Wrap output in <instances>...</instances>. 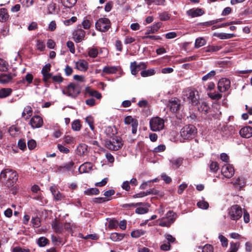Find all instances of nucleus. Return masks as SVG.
Masks as SVG:
<instances>
[{
  "label": "nucleus",
  "mask_w": 252,
  "mask_h": 252,
  "mask_svg": "<svg viewBox=\"0 0 252 252\" xmlns=\"http://www.w3.org/2000/svg\"><path fill=\"white\" fill-rule=\"evenodd\" d=\"M30 124L33 128H36L41 127L43 124V122L41 117L35 115L31 118Z\"/></svg>",
  "instance_id": "nucleus-13"
},
{
  "label": "nucleus",
  "mask_w": 252,
  "mask_h": 252,
  "mask_svg": "<svg viewBox=\"0 0 252 252\" xmlns=\"http://www.w3.org/2000/svg\"><path fill=\"white\" fill-rule=\"evenodd\" d=\"M82 25L84 29L88 30L91 28V22L90 20L85 19L82 21Z\"/></svg>",
  "instance_id": "nucleus-58"
},
{
  "label": "nucleus",
  "mask_w": 252,
  "mask_h": 252,
  "mask_svg": "<svg viewBox=\"0 0 252 252\" xmlns=\"http://www.w3.org/2000/svg\"><path fill=\"white\" fill-rule=\"evenodd\" d=\"M121 67L119 66H105L102 69V73L105 74H115Z\"/></svg>",
  "instance_id": "nucleus-16"
},
{
  "label": "nucleus",
  "mask_w": 252,
  "mask_h": 252,
  "mask_svg": "<svg viewBox=\"0 0 252 252\" xmlns=\"http://www.w3.org/2000/svg\"><path fill=\"white\" fill-rule=\"evenodd\" d=\"M76 68L82 71H85L88 68V63L84 60H81L76 63Z\"/></svg>",
  "instance_id": "nucleus-23"
},
{
  "label": "nucleus",
  "mask_w": 252,
  "mask_h": 252,
  "mask_svg": "<svg viewBox=\"0 0 252 252\" xmlns=\"http://www.w3.org/2000/svg\"><path fill=\"white\" fill-rule=\"evenodd\" d=\"M8 66L9 65L7 62L3 59L0 58V71H6L8 69Z\"/></svg>",
  "instance_id": "nucleus-40"
},
{
  "label": "nucleus",
  "mask_w": 252,
  "mask_h": 252,
  "mask_svg": "<svg viewBox=\"0 0 252 252\" xmlns=\"http://www.w3.org/2000/svg\"><path fill=\"white\" fill-rule=\"evenodd\" d=\"M197 205L202 209H207L209 207V203L204 200L199 201L197 202Z\"/></svg>",
  "instance_id": "nucleus-51"
},
{
  "label": "nucleus",
  "mask_w": 252,
  "mask_h": 252,
  "mask_svg": "<svg viewBox=\"0 0 252 252\" xmlns=\"http://www.w3.org/2000/svg\"><path fill=\"white\" fill-rule=\"evenodd\" d=\"M85 32L81 28H77L73 32V37L76 43L81 42L85 36Z\"/></svg>",
  "instance_id": "nucleus-12"
},
{
  "label": "nucleus",
  "mask_w": 252,
  "mask_h": 252,
  "mask_svg": "<svg viewBox=\"0 0 252 252\" xmlns=\"http://www.w3.org/2000/svg\"><path fill=\"white\" fill-rule=\"evenodd\" d=\"M86 92L90 95L96 97L97 99H100L101 97V94L98 91L91 89L89 87L86 88Z\"/></svg>",
  "instance_id": "nucleus-25"
},
{
  "label": "nucleus",
  "mask_w": 252,
  "mask_h": 252,
  "mask_svg": "<svg viewBox=\"0 0 252 252\" xmlns=\"http://www.w3.org/2000/svg\"><path fill=\"white\" fill-rule=\"evenodd\" d=\"M144 234L142 230H135L131 232V236L133 238H138Z\"/></svg>",
  "instance_id": "nucleus-43"
},
{
  "label": "nucleus",
  "mask_w": 252,
  "mask_h": 252,
  "mask_svg": "<svg viewBox=\"0 0 252 252\" xmlns=\"http://www.w3.org/2000/svg\"><path fill=\"white\" fill-rule=\"evenodd\" d=\"M202 249V252H213L214 248L212 245L206 244L203 247H199Z\"/></svg>",
  "instance_id": "nucleus-49"
},
{
  "label": "nucleus",
  "mask_w": 252,
  "mask_h": 252,
  "mask_svg": "<svg viewBox=\"0 0 252 252\" xmlns=\"http://www.w3.org/2000/svg\"><path fill=\"white\" fill-rule=\"evenodd\" d=\"M222 48L221 46H209L204 48L206 52H215L219 51Z\"/></svg>",
  "instance_id": "nucleus-37"
},
{
  "label": "nucleus",
  "mask_w": 252,
  "mask_h": 252,
  "mask_svg": "<svg viewBox=\"0 0 252 252\" xmlns=\"http://www.w3.org/2000/svg\"><path fill=\"white\" fill-rule=\"evenodd\" d=\"M209 166L210 170L214 172H216L219 169V164L215 161H212Z\"/></svg>",
  "instance_id": "nucleus-48"
},
{
  "label": "nucleus",
  "mask_w": 252,
  "mask_h": 252,
  "mask_svg": "<svg viewBox=\"0 0 252 252\" xmlns=\"http://www.w3.org/2000/svg\"><path fill=\"white\" fill-rule=\"evenodd\" d=\"M36 47L38 50L42 51L44 50L45 48V45L42 41L38 40L37 41Z\"/></svg>",
  "instance_id": "nucleus-62"
},
{
  "label": "nucleus",
  "mask_w": 252,
  "mask_h": 252,
  "mask_svg": "<svg viewBox=\"0 0 252 252\" xmlns=\"http://www.w3.org/2000/svg\"><path fill=\"white\" fill-rule=\"evenodd\" d=\"M8 131L11 136L12 137H16L20 133V128L15 126H12L9 127Z\"/></svg>",
  "instance_id": "nucleus-27"
},
{
  "label": "nucleus",
  "mask_w": 252,
  "mask_h": 252,
  "mask_svg": "<svg viewBox=\"0 0 252 252\" xmlns=\"http://www.w3.org/2000/svg\"><path fill=\"white\" fill-rule=\"evenodd\" d=\"M43 81L44 82V83L46 84V85H49V84L50 83L49 80L50 79H52V74L51 73H47L45 74H43Z\"/></svg>",
  "instance_id": "nucleus-47"
},
{
  "label": "nucleus",
  "mask_w": 252,
  "mask_h": 252,
  "mask_svg": "<svg viewBox=\"0 0 252 252\" xmlns=\"http://www.w3.org/2000/svg\"><path fill=\"white\" fill-rule=\"evenodd\" d=\"M33 227L37 228L40 226V220L38 217H33L31 220Z\"/></svg>",
  "instance_id": "nucleus-46"
},
{
  "label": "nucleus",
  "mask_w": 252,
  "mask_h": 252,
  "mask_svg": "<svg viewBox=\"0 0 252 252\" xmlns=\"http://www.w3.org/2000/svg\"><path fill=\"white\" fill-rule=\"evenodd\" d=\"M198 109L199 111L207 114L209 112L210 107L206 102H202Z\"/></svg>",
  "instance_id": "nucleus-32"
},
{
  "label": "nucleus",
  "mask_w": 252,
  "mask_h": 252,
  "mask_svg": "<svg viewBox=\"0 0 252 252\" xmlns=\"http://www.w3.org/2000/svg\"><path fill=\"white\" fill-rule=\"evenodd\" d=\"M64 142L68 144H74L75 143V139L72 136L67 135L64 137Z\"/></svg>",
  "instance_id": "nucleus-50"
},
{
  "label": "nucleus",
  "mask_w": 252,
  "mask_h": 252,
  "mask_svg": "<svg viewBox=\"0 0 252 252\" xmlns=\"http://www.w3.org/2000/svg\"><path fill=\"white\" fill-rule=\"evenodd\" d=\"M214 36L218 37L220 39H230L235 36L233 33H226L224 32L216 33L213 34Z\"/></svg>",
  "instance_id": "nucleus-22"
},
{
  "label": "nucleus",
  "mask_w": 252,
  "mask_h": 252,
  "mask_svg": "<svg viewBox=\"0 0 252 252\" xmlns=\"http://www.w3.org/2000/svg\"><path fill=\"white\" fill-rule=\"evenodd\" d=\"M99 51L98 49L96 47H93L89 48L88 49V54L90 57L95 58H96L98 54Z\"/></svg>",
  "instance_id": "nucleus-29"
},
{
  "label": "nucleus",
  "mask_w": 252,
  "mask_h": 252,
  "mask_svg": "<svg viewBox=\"0 0 252 252\" xmlns=\"http://www.w3.org/2000/svg\"><path fill=\"white\" fill-rule=\"evenodd\" d=\"M99 192L98 189L97 188H91L89 189L84 191V194L91 195H96Z\"/></svg>",
  "instance_id": "nucleus-41"
},
{
  "label": "nucleus",
  "mask_w": 252,
  "mask_h": 252,
  "mask_svg": "<svg viewBox=\"0 0 252 252\" xmlns=\"http://www.w3.org/2000/svg\"><path fill=\"white\" fill-rule=\"evenodd\" d=\"M156 73V71L153 69H148L144 70L141 72V75L143 77L150 76L154 75Z\"/></svg>",
  "instance_id": "nucleus-39"
},
{
  "label": "nucleus",
  "mask_w": 252,
  "mask_h": 252,
  "mask_svg": "<svg viewBox=\"0 0 252 252\" xmlns=\"http://www.w3.org/2000/svg\"><path fill=\"white\" fill-rule=\"evenodd\" d=\"M66 46L71 53L74 54L75 52L74 44L72 41H68L66 43Z\"/></svg>",
  "instance_id": "nucleus-59"
},
{
  "label": "nucleus",
  "mask_w": 252,
  "mask_h": 252,
  "mask_svg": "<svg viewBox=\"0 0 252 252\" xmlns=\"http://www.w3.org/2000/svg\"><path fill=\"white\" fill-rule=\"evenodd\" d=\"M209 97L213 99L218 100L222 97V95L219 93H211L208 94Z\"/></svg>",
  "instance_id": "nucleus-53"
},
{
  "label": "nucleus",
  "mask_w": 252,
  "mask_h": 252,
  "mask_svg": "<svg viewBox=\"0 0 252 252\" xmlns=\"http://www.w3.org/2000/svg\"><path fill=\"white\" fill-rule=\"evenodd\" d=\"M87 150V146L85 144L80 145L77 148L78 154L80 156L85 155Z\"/></svg>",
  "instance_id": "nucleus-42"
},
{
  "label": "nucleus",
  "mask_w": 252,
  "mask_h": 252,
  "mask_svg": "<svg viewBox=\"0 0 252 252\" xmlns=\"http://www.w3.org/2000/svg\"><path fill=\"white\" fill-rule=\"evenodd\" d=\"M177 215L172 211H169L166 214V220L163 218L160 221L159 225L162 227H169L173 223L176 218Z\"/></svg>",
  "instance_id": "nucleus-9"
},
{
  "label": "nucleus",
  "mask_w": 252,
  "mask_h": 252,
  "mask_svg": "<svg viewBox=\"0 0 252 252\" xmlns=\"http://www.w3.org/2000/svg\"><path fill=\"white\" fill-rule=\"evenodd\" d=\"M123 145L122 138L114 136L106 141V147L111 150L117 151L122 148Z\"/></svg>",
  "instance_id": "nucleus-4"
},
{
  "label": "nucleus",
  "mask_w": 252,
  "mask_h": 252,
  "mask_svg": "<svg viewBox=\"0 0 252 252\" xmlns=\"http://www.w3.org/2000/svg\"><path fill=\"white\" fill-rule=\"evenodd\" d=\"M222 174L226 178H229L234 174L233 167L229 164H225L222 166L221 170Z\"/></svg>",
  "instance_id": "nucleus-11"
},
{
  "label": "nucleus",
  "mask_w": 252,
  "mask_h": 252,
  "mask_svg": "<svg viewBox=\"0 0 252 252\" xmlns=\"http://www.w3.org/2000/svg\"><path fill=\"white\" fill-rule=\"evenodd\" d=\"M48 11L50 14H56L58 13V9L56 7V4L51 3L48 5Z\"/></svg>",
  "instance_id": "nucleus-33"
},
{
  "label": "nucleus",
  "mask_w": 252,
  "mask_h": 252,
  "mask_svg": "<svg viewBox=\"0 0 252 252\" xmlns=\"http://www.w3.org/2000/svg\"><path fill=\"white\" fill-rule=\"evenodd\" d=\"M161 24L160 23H157L153 25L151 29L148 30L145 33L146 35H148L150 33H154L157 32L160 27Z\"/></svg>",
  "instance_id": "nucleus-31"
},
{
  "label": "nucleus",
  "mask_w": 252,
  "mask_h": 252,
  "mask_svg": "<svg viewBox=\"0 0 252 252\" xmlns=\"http://www.w3.org/2000/svg\"><path fill=\"white\" fill-rule=\"evenodd\" d=\"M81 124L80 121L76 120L72 123V128L75 131H79L81 128Z\"/></svg>",
  "instance_id": "nucleus-45"
},
{
  "label": "nucleus",
  "mask_w": 252,
  "mask_h": 252,
  "mask_svg": "<svg viewBox=\"0 0 252 252\" xmlns=\"http://www.w3.org/2000/svg\"><path fill=\"white\" fill-rule=\"evenodd\" d=\"M12 252H30V250L29 249L22 248L20 247H16L13 249Z\"/></svg>",
  "instance_id": "nucleus-64"
},
{
  "label": "nucleus",
  "mask_w": 252,
  "mask_h": 252,
  "mask_svg": "<svg viewBox=\"0 0 252 252\" xmlns=\"http://www.w3.org/2000/svg\"><path fill=\"white\" fill-rule=\"evenodd\" d=\"M239 247L240 243L239 242H230L229 249L227 251V252H237Z\"/></svg>",
  "instance_id": "nucleus-35"
},
{
  "label": "nucleus",
  "mask_w": 252,
  "mask_h": 252,
  "mask_svg": "<svg viewBox=\"0 0 252 252\" xmlns=\"http://www.w3.org/2000/svg\"><path fill=\"white\" fill-rule=\"evenodd\" d=\"M12 90L10 88H3L0 90V98L6 97L12 93Z\"/></svg>",
  "instance_id": "nucleus-30"
},
{
  "label": "nucleus",
  "mask_w": 252,
  "mask_h": 252,
  "mask_svg": "<svg viewBox=\"0 0 252 252\" xmlns=\"http://www.w3.org/2000/svg\"><path fill=\"white\" fill-rule=\"evenodd\" d=\"M24 110L27 115L26 117V120H27L32 116V109L30 106L28 105L24 107Z\"/></svg>",
  "instance_id": "nucleus-54"
},
{
  "label": "nucleus",
  "mask_w": 252,
  "mask_h": 252,
  "mask_svg": "<svg viewBox=\"0 0 252 252\" xmlns=\"http://www.w3.org/2000/svg\"><path fill=\"white\" fill-rule=\"evenodd\" d=\"M197 133L196 127L192 125H189L184 126L180 131L181 136L184 139H192Z\"/></svg>",
  "instance_id": "nucleus-3"
},
{
  "label": "nucleus",
  "mask_w": 252,
  "mask_h": 252,
  "mask_svg": "<svg viewBox=\"0 0 252 252\" xmlns=\"http://www.w3.org/2000/svg\"><path fill=\"white\" fill-rule=\"evenodd\" d=\"M50 190L56 201H60L64 198L63 195L61 193L55 186H52Z\"/></svg>",
  "instance_id": "nucleus-17"
},
{
  "label": "nucleus",
  "mask_w": 252,
  "mask_h": 252,
  "mask_svg": "<svg viewBox=\"0 0 252 252\" xmlns=\"http://www.w3.org/2000/svg\"><path fill=\"white\" fill-rule=\"evenodd\" d=\"M206 43V40L203 37H198L196 39L194 46L196 48H199L205 45Z\"/></svg>",
  "instance_id": "nucleus-34"
},
{
  "label": "nucleus",
  "mask_w": 252,
  "mask_h": 252,
  "mask_svg": "<svg viewBox=\"0 0 252 252\" xmlns=\"http://www.w3.org/2000/svg\"><path fill=\"white\" fill-rule=\"evenodd\" d=\"M81 90V87L79 84L70 83L62 92L64 94L75 98L80 93Z\"/></svg>",
  "instance_id": "nucleus-2"
},
{
  "label": "nucleus",
  "mask_w": 252,
  "mask_h": 252,
  "mask_svg": "<svg viewBox=\"0 0 252 252\" xmlns=\"http://www.w3.org/2000/svg\"><path fill=\"white\" fill-rule=\"evenodd\" d=\"M242 214V209L238 205H233L228 210V216L232 220H238L241 218Z\"/></svg>",
  "instance_id": "nucleus-5"
},
{
  "label": "nucleus",
  "mask_w": 252,
  "mask_h": 252,
  "mask_svg": "<svg viewBox=\"0 0 252 252\" xmlns=\"http://www.w3.org/2000/svg\"><path fill=\"white\" fill-rule=\"evenodd\" d=\"M124 237V234L118 233H112L110 236V239L114 242L121 241Z\"/></svg>",
  "instance_id": "nucleus-28"
},
{
  "label": "nucleus",
  "mask_w": 252,
  "mask_h": 252,
  "mask_svg": "<svg viewBox=\"0 0 252 252\" xmlns=\"http://www.w3.org/2000/svg\"><path fill=\"white\" fill-rule=\"evenodd\" d=\"M188 15L192 18L202 15L204 14L203 10L201 8H192L187 11Z\"/></svg>",
  "instance_id": "nucleus-19"
},
{
  "label": "nucleus",
  "mask_w": 252,
  "mask_h": 252,
  "mask_svg": "<svg viewBox=\"0 0 252 252\" xmlns=\"http://www.w3.org/2000/svg\"><path fill=\"white\" fill-rule=\"evenodd\" d=\"M15 76V73L2 74L0 75V82L2 84L8 83Z\"/></svg>",
  "instance_id": "nucleus-18"
},
{
  "label": "nucleus",
  "mask_w": 252,
  "mask_h": 252,
  "mask_svg": "<svg viewBox=\"0 0 252 252\" xmlns=\"http://www.w3.org/2000/svg\"><path fill=\"white\" fill-rule=\"evenodd\" d=\"M17 172L11 168L2 170L0 173V181L8 188H12L18 179Z\"/></svg>",
  "instance_id": "nucleus-1"
},
{
  "label": "nucleus",
  "mask_w": 252,
  "mask_h": 252,
  "mask_svg": "<svg viewBox=\"0 0 252 252\" xmlns=\"http://www.w3.org/2000/svg\"><path fill=\"white\" fill-rule=\"evenodd\" d=\"M168 105L170 107L171 111L173 112H176L180 107L179 101L177 98H174V100H170Z\"/></svg>",
  "instance_id": "nucleus-20"
},
{
  "label": "nucleus",
  "mask_w": 252,
  "mask_h": 252,
  "mask_svg": "<svg viewBox=\"0 0 252 252\" xmlns=\"http://www.w3.org/2000/svg\"><path fill=\"white\" fill-rule=\"evenodd\" d=\"M118 225V222L116 220H111L108 224V227L109 229H115L117 227V226Z\"/></svg>",
  "instance_id": "nucleus-57"
},
{
  "label": "nucleus",
  "mask_w": 252,
  "mask_h": 252,
  "mask_svg": "<svg viewBox=\"0 0 252 252\" xmlns=\"http://www.w3.org/2000/svg\"><path fill=\"white\" fill-rule=\"evenodd\" d=\"M110 27V21L106 18H99L95 23L96 30L101 32H107Z\"/></svg>",
  "instance_id": "nucleus-6"
},
{
  "label": "nucleus",
  "mask_w": 252,
  "mask_h": 252,
  "mask_svg": "<svg viewBox=\"0 0 252 252\" xmlns=\"http://www.w3.org/2000/svg\"><path fill=\"white\" fill-rule=\"evenodd\" d=\"M86 122L88 124L91 129L92 130H94V118L91 116H88L86 118Z\"/></svg>",
  "instance_id": "nucleus-52"
},
{
  "label": "nucleus",
  "mask_w": 252,
  "mask_h": 252,
  "mask_svg": "<svg viewBox=\"0 0 252 252\" xmlns=\"http://www.w3.org/2000/svg\"><path fill=\"white\" fill-rule=\"evenodd\" d=\"M216 75V71L212 70L208 73L203 76L202 80L204 81H207L209 79H212Z\"/></svg>",
  "instance_id": "nucleus-44"
},
{
  "label": "nucleus",
  "mask_w": 252,
  "mask_h": 252,
  "mask_svg": "<svg viewBox=\"0 0 252 252\" xmlns=\"http://www.w3.org/2000/svg\"><path fill=\"white\" fill-rule=\"evenodd\" d=\"M219 238L221 242V245L223 247H226L228 245V240L222 235H220Z\"/></svg>",
  "instance_id": "nucleus-55"
},
{
  "label": "nucleus",
  "mask_w": 252,
  "mask_h": 252,
  "mask_svg": "<svg viewBox=\"0 0 252 252\" xmlns=\"http://www.w3.org/2000/svg\"><path fill=\"white\" fill-rule=\"evenodd\" d=\"M28 148L30 150L34 149L36 146V141L33 139H31L28 141L27 143Z\"/></svg>",
  "instance_id": "nucleus-61"
},
{
  "label": "nucleus",
  "mask_w": 252,
  "mask_h": 252,
  "mask_svg": "<svg viewBox=\"0 0 252 252\" xmlns=\"http://www.w3.org/2000/svg\"><path fill=\"white\" fill-rule=\"evenodd\" d=\"M150 126L152 131H160L163 129L164 127V121L159 117H154L150 120Z\"/></svg>",
  "instance_id": "nucleus-7"
},
{
  "label": "nucleus",
  "mask_w": 252,
  "mask_h": 252,
  "mask_svg": "<svg viewBox=\"0 0 252 252\" xmlns=\"http://www.w3.org/2000/svg\"><path fill=\"white\" fill-rule=\"evenodd\" d=\"M165 146L163 144L159 145L155 147L153 150L154 153H159L164 151L165 150Z\"/></svg>",
  "instance_id": "nucleus-63"
},
{
  "label": "nucleus",
  "mask_w": 252,
  "mask_h": 252,
  "mask_svg": "<svg viewBox=\"0 0 252 252\" xmlns=\"http://www.w3.org/2000/svg\"><path fill=\"white\" fill-rule=\"evenodd\" d=\"M147 67L145 63H141L139 64H137L136 62H134L130 64L131 72L133 75H136L139 70L145 69Z\"/></svg>",
  "instance_id": "nucleus-14"
},
{
  "label": "nucleus",
  "mask_w": 252,
  "mask_h": 252,
  "mask_svg": "<svg viewBox=\"0 0 252 252\" xmlns=\"http://www.w3.org/2000/svg\"><path fill=\"white\" fill-rule=\"evenodd\" d=\"M57 147L58 150L62 153L67 154L69 152V150L67 147H65L61 144H58Z\"/></svg>",
  "instance_id": "nucleus-60"
},
{
  "label": "nucleus",
  "mask_w": 252,
  "mask_h": 252,
  "mask_svg": "<svg viewBox=\"0 0 252 252\" xmlns=\"http://www.w3.org/2000/svg\"><path fill=\"white\" fill-rule=\"evenodd\" d=\"M92 164L91 162H87L80 166L78 170L80 173L89 172L92 169Z\"/></svg>",
  "instance_id": "nucleus-21"
},
{
  "label": "nucleus",
  "mask_w": 252,
  "mask_h": 252,
  "mask_svg": "<svg viewBox=\"0 0 252 252\" xmlns=\"http://www.w3.org/2000/svg\"><path fill=\"white\" fill-rule=\"evenodd\" d=\"M166 240L168 243L172 244L175 242L176 239L173 237L171 235L169 234H165L164 235Z\"/></svg>",
  "instance_id": "nucleus-56"
},
{
  "label": "nucleus",
  "mask_w": 252,
  "mask_h": 252,
  "mask_svg": "<svg viewBox=\"0 0 252 252\" xmlns=\"http://www.w3.org/2000/svg\"><path fill=\"white\" fill-rule=\"evenodd\" d=\"M188 100L192 104L196 105L198 104L199 98L198 92L194 90L188 88L185 92Z\"/></svg>",
  "instance_id": "nucleus-8"
},
{
  "label": "nucleus",
  "mask_w": 252,
  "mask_h": 252,
  "mask_svg": "<svg viewBox=\"0 0 252 252\" xmlns=\"http://www.w3.org/2000/svg\"><path fill=\"white\" fill-rule=\"evenodd\" d=\"M241 137L249 138L252 136V127L247 126L242 128L239 131Z\"/></svg>",
  "instance_id": "nucleus-15"
},
{
  "label": "nucleus",
  "mask_w": 252,
  "mask_h": 252,
  "mask_svg": "<svg viewBox=\"0 0 252 252\" xmlns=\"http://www.w3.org/2000/svg\"><path fill=\"white\" fill-rule=\"evenodd\" d=\"M9 18V15L6 9L2 8L0 9V22H4Z\"/></svg>",
  "instance_id": "nucleus-24"
},
{
  "label": "nucleus",
  "mask_w": 252,
  "mask_h": 252,
  "mask_svg": "<svg viewBox=\"0 0 252 252\" xmlns=\"http://www.w3.org/2000/svg\"><path fill=\"white\" fill-rule=\"evenodd\" d=\"M52 228L57 233H61L63 230V226L62 223L59 221L55 220L52 223Z\"/></svg>",
  "instance_id": "nucleus-26"
},
{
  "label": "nucleus",
  "mask_w": 252,
  "mask_h": 252,
  "mask_svg": "<svg viewBox=\"0 0 252 252\" xmlns=\"http://www.w3.org/2000/svg\"><path fill=\"white\" fill-rule=\"evenodd\" d=\"M230 87V81L226 78H221L218 83V89L221 93L227 91Z\"/></svg>",
  "instance_id": "nucleus-10"
},
{
  "label": "nucleus",
  "mask_w": 252,
  "mask_h": 252,
  "mask_svg": "<svg viewBox=\"0 0 252 252\" xmlns=\"http://www.w3.org/2000/svg\"><path fill=\"white\" fill-rule=\"evenodd\" d=\"M49 242V241L44 237H41L37 240V243L39 247H43L46 246Z\"/></svg>",
  "instance_id": "nucleus-36"
},
{
  "label": "nucleus",
  "mask_w": 252,
  "mask_h": 252,
  "mask_svg": "<svg viewBox=\"0 0 252 252\" xmlns=\"http://www.w3.org/2000/svg\"><path fill=\"white\" fill-rule=\"evenodd\" d=\"M77 0H61V2L66 7L71 8L76 3Z\"/></svg>",
  "instance_id": "nucleus-38"
}]
</instances>
